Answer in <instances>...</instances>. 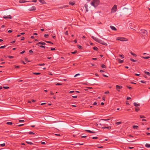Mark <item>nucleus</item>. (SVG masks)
<instances>
[{
	"label": "nucleus",
	"mask_w": 150,
	"mask_h": 150,
	"mask_svg": "<svg viewBox=\"0 0 150 150\" xmlns=\"http://www.w3.org/2000/svg\"><path fill=\"white\" fill-rule=\"evenodd\" d=\"M100 2L99 0H93L91 2V4L92 6L96 8Z\"/></svg>",
	"instance_id": "nucleus-1"
},
{
	"label": "nucleus",
	"mask_w": 150,
	"mask_h": 150,
	"mask_svg": "<svg viewBox=\"0 0 150 150\" xmlns=\"http://www.w3.org/2000/svg\"><path fill=\"white\" fill-rule=\"evenodd\" d=\"M139 33L141 34H144V35H147V31L144 29H141L139 30Z\"/></svg>",
	"instance_id": "nucleus-2"
},
{
	"label": "nucleus",
	"mask_w": 150,
	"mask_h": 150,
	"mask_svg": "<svg viewBox=\"0 0 150 150\" xmlns=\"http://www.w3.org/2000/svg\"><path fill=\"white\" fill-rule=\"evenodd\" d=\"M117 10V6L115 5L112 8L111 13H114L116 12Z\"/></svg>",
	"instance_id": "nucleus-3"
},
{
	"label": "nucleus",
	"mask_w": 150,
	"mask_h": 150,
	"mask_svg": "<svg viewBox=\"0 0 150 150\" xmlns=\"http://www.w3.org/2000/svg\"><path fill=\"white\" fill-rule=\"evenodd\" d=\"M97 42L105 45H108L106 43L104 42L102 40H100L99 39H98V41H97Z\"/></svg>",
	"instance_id": "nucleus-4"
},
{
	"label": "nucleus",
	"mask_w": 150,
	"mask_h": 150,
	"mask_svg": "<svg viewBox=\"0 0 150 150\" xmlns=\"http://www.w3.org/2000/svg\"><path fill=\"white\" fill-rule=\"evenodd\" d=\"M125 39L126 38H125L121 37H118L117 38V40L121 41H125L126 40Z\"/></svg>",
	"instance_id": "nucleus-5"
},
{
	"label": "nucleus",
	"mask_w": 150,
	"mask_h": 150,
	"mask_svg": "<svg viewBox=\"0 0 150 150\" xmlns=\"http://www.w3.org/2000/svg\"><path fill=\"white\" fill-rule=\"evenodd\" d=\"M116 89L118 91H120L119 89H121L122 88V87L121 86L116 85Z\"/></svg>",
	"instance_id": "nucleus-6"
},
{
	"label": "nucleus",
	"mask_w": 150,
	"mask_h": 150,
	"mask_svg": "<svg viewBox=\"0 0 150 150\" xmlns=\"http://www.w3.org/2000/svg\"><path fill=\"white\" fill-rule=\"evenodd\" d=\"M39 44H41L43 45H45V43L43 42H40L36 44L37 45L39 46Z\"/></svg>",
	"instance_id": "nucleus-7"
},
{
	"label": "nucleus",
	"mask_w": 150,
	"mask_h": 150,
	"mask_svg": "<svg viewBox=\"0 0 150 150\" xmlns=\"http://www.w3.org/2000/svg\"><path fill=\"white\" fill-rule=\"evenodd\" d=\"M36 10V8L35 6H32L29 9V10L30 11H33L34 10Z\"/></svg>",
	"instance_id": "nucleus-8"
},
{
	"label": "nucleus",
	"mask_w": 150,
	"mask_h": 150,
	"mask_svg": "<svg viewBox=\"0 0 150 150\" xmlns=\"http://www.w3.org/2000/svg\"><path fill=\"white\" fill-rule=\"evenodd\" d=\"M3 18H9L11 19L12 17L10 15H9L7 16H5L3 17Z\"/></svg>",
	"instance_id": "nucleus-9"
},
{
	"label": "nucleus",
	"mask_w": 150,
	"mask_h": 150,
	"mask_svg": "<svg viewBox=\"0 0 150 150\" xmlns=\"http://www.w3.org/2000/svg\"><path fill=\"white\" fill-rule=\"evenodd\" d=\"M134 105L135 107L139 106L140 105V103H137L134 102Z\"/></svg>",
	"instance_id": "nucleus-10"
},
{
	"label": "nucleus",
	"mask_w": 150,
	"mask_h": 150,
	"mask_svg": "<svg viewBox=\"0 0 150 150\" xmlns=\"http://www.w3.org/2000/svg\"><path fill=\"white\" fill-rule=\"evenodd\" d=\"M91 37L94 40H95L97 42V41H98V39L97 38H96L93 36H92Z\"/></svg>",
	"instance_id": "nucleus-11"
},
{
	"label": "nucleus",
	"mask_w": 150,
	"mask_h": 150,
	"mask_svg": "<svg viewBox=\"0 0 150 150\" xmlns=\"http://www.w3.org/2000/svg\"><path fill=\"white\" fill-rule=\"evenodd\" d=\"M103 128L104 129H108L109 130L111 129V126H108V127H103Z\"/></svg>",
	"instance_id": "nucleus-12"
},
{
	"label": "nucleus",
	"mask_w": 150,
	"mask_h": 150,
	"mask_svg": "<svg viewBox=\"0 0 150 150\" xmlns=\"http://www.w3.org/2000/svg\"><path fill=\"white\" fill-rule=\"evenodd\" d=\"M110 28L113 30H117V29L115 27H114L113 26H112V25L110 26Z\"/></svg>",
	"instance_id": "nucleus-13"
},
{
	"label": "nucleus",
	"mask_w": 150,
	"mask_h": 150,
	"mask_svg": "<svg viewBox=\"0 0 150 150\" xmlns=\"http://www.w3.org/2000/svg\"><path fill=\"white\" fill-rule=\"evenodd\" d=\"M86 132H90V133H96L95 132L91 131L89 130H86Z\"/></svg>",
	"instance_id": "nucleus-14"
},
{
	"label": "nucleus",
	"mask_w": 150,
	"mask_h": 150,
	"mask_svg": "<svg viewBox=\"0 0 150 150\" xmlns=\"http://www.w3.org/2000/svg\"><path fill=\"white\" fill-rule=\"evenodd\" d=\"M144 72L147 75L149 76H150V73L149 72L145 71H144Z\"/></svg>",
	"instance_id": "nucleus-15"
},
{
	"label": "nucleus",
	"mask_w": 150,
	"mask_h": 150,
	"mask_svg": "<svg viewBox=\"0 0 150 150\" xmlns=\"http://www.w3.org/2000/svg\"><path fill=\"white\" fill-rule=\"evenodd\" d=\"M26 142L28 144H30V145H33L34 144L33 143H32L31 142H29L28 141H26Z\"/></svg>",
	"instance_id": "nucleus-16"
},
{
	"label": "nucleus",
	"mask_w": 150,
	"mask_h": 150,
	"mask_svg": "<svg viewBox=\"0 0 150 150\" xmlns=\"http://www.w3.org/2000/svg\"><path fill=\"white\" fill-rule=\"evenodd\" d=\"M141 57L142 58H144V59H149V58H150V57H149V56L145 57H143V56H142Z\"/></svg>",
	"instance_id": "nucleus-17"
},
{
	"label": "nucleus",
	"mask_w": 150,
	"mask_h": 150,
	"mask_svg": "<svg viewBox=\"0 0 150 150\" xmlns=\"http://www.w3.org/2000/svg\"><path fill=\"white\" fill-rule=\"evenodd\" d=\"M118 61L120 63H123V60H121L120 59H118Z\"/></svg>",
	"instance_id": "nucleus-18"
},
{
	"label": "nucleus",
	"mask_w": 150,
	"mask_h": 150,
	"mask_svg": "<svg viewBox=\"0 0 150 150\" xmlns=\"http://www.w3.org/2000/svg\"><path fill=\"white\" fill-rule=\"evenodd\" d=\"M135 110L136 112H138L139 111L140 109L138 107H136L135 108Z\"/></svg>",
	"instance_id": "nucleus-19"
},
{
	"label": "nucleus",
	"mask_w": 150,
	"mask_h": 150,
	"mask_svg": "<svg viewBox=\"0 0 150 150\" xmlns=\"http://www.w3.org/2000/svg\"><path fill=\"white\" fill-rule=\"evenodd\" d=\"M39 1L42 4H44L45 3L44 0H39Z\"/></svg>",
	"instance_id": "nucleus-20"
},
{
	"label": "nucleus",
	"mask_w": 150,
	"mask_h": 150,
	"mask_svg": "<svg viewBox=\"0 0 150 150\" xmlns=\"http://www.w3.org/2000/svg\"><path fill=\"white\" fill-rule=\"evenodd\" d=\"M145 146L146 147L149 148L150 147V145L148 144H145Z\"/></svg>",
	"instance_id": "nucleus-21"
},
{
	"label": "nucleus",
	"mask_w": 150,
	"mask_h": 150,
	"mask_svg": "<svg viewBox=\"0 0 150 150\" xmlns=\"http://www.w3.org/2000/svg\"><path fill=\"white\" fill-rule=\"evenodd\" d=\"M77 47H78V48L80 49H81L82 48V47L81 46L79 45H77Z\"/></svg>",
	"instance_id": "nucleus-22"
},
{
	"label": "nucleus",
	"mask_w": 150,
	"mask_h": 150,
	"mask_svg": "<svg viewBox=\"0 0 150 150\" xmlns=\"http://www.w3.org/2000/svg\"><path fill=\"white\" fill-rule=\"evenodd\" d=\"M138 126H136L135 125H134L133 126V128L134 129H137L138 128Z\"/></svg>",
	"instance_id": "nucleus-23"
},
{
	"label": "nucleus",
	"mask_w": 150,
	"mask_h": 150,
	"mask_svg": "<svg viewBox=\"0 0 150 150\" xmlns=\"http://www.w3.org/2000/svg\"><path fill=\"white\" fill-rule=\"evenodd\" d=\"M101 67L103 68H106V66L104 64H102L101 65Z\"/></svg>",
	"instance_id": "nucleus-24"
},
{
	"label": "nucleus",
	"mask_w": 150,
	"mask_h": 150,
	"mask_svg": "<svg viewBox=\"0 0 150 150\" xmlns=\"http://www.w3.org/2000/svg\"><path fill=\"white\" fill-rule=\"evenodd\" d=\"M93 49L94 50H96V51L97 50H98V48L97 47H96V46L94 47L93 48Z\"/></svg>",
	"instance_id": "nucleus-25"
},
{
	"label": "nucleus",
	"mask_w": 150,
	"mask_h": 150,
	"mask_svg": "<svg viewBox=\"0 0 150 150\" xmlns=\"http://www.w3.org/2000/svg\"><path fill=\"white\" fill-rule=\"evenodd\" d=\"M6 124L8 125H12L13 123L12 122H6Z\"/></svg>",
	"instance_id": "nucleus-26"
},
{
	"label": "nucleus",
	"mask_w": 150,
	"mask_h": 150,
	"mask_svg": "<svg viewBox=\"0 0 150 150\" xmlns=\"http://www.w3.org/2000/svg\"><path fill=\"white\" fill-rule=\"evenodd\" d=\"M33 74L36 75H39L40 74V73L39 72H33Z\"/></svg>",
	"instance_id": "nucleus-27"
},
{
	"label": "nucleus",
	"mask_w": 150,
	"mask_h": 150,
	"mask_svg": "<svg viewBox=\"0 0 150 150\" xmlns=\"http://www.w3.org/2000/svg\"><path fill=\"white\" fill-rule=\"evenodd\" d=\"M130 60L131 61H132V62H136V61H137V60H134V59H132V58H131V59H130Z\"/></svg>",
	"instance_id": "nucleus-28"
},
{
	"label": "nucleus",
	"mask_w": 150,
	"mask_h": 150,
	"mask_svg": "<svg viewBox=\"0 0 150 150\" xmlns=\"http://www.w3.org/2000/svg\"><path fill=\"white\" fill-rule=\"evenodd\" d=\"M84 7L86 9H87V8H88V5L87 4H85L84 5Z\"/></svg>",
	"instance_id": "nucleus-29"
},
{
	"label": "nucleus",
	"mask_w": 150,
	"mask_h": 150,
	"mask_svg": "<svg viewBox=\"0 0 150 150\" xmlns=\"http://www.w3.org/2000/svg\"><path fill=\"white\" fill-rule=\"evenodd\" d=\"M75 4V3L74 2H69V4L71 5H74Z\"/></svg>",
	"instance_id": "nucleus-30"
},
{
	"label": "nucleus",
	"mask_w": 150,
	"mask_h": 150,
	"mask_svg": "<svg viewBox=\"0 0 150 150\" xmlns=\"http://www.w3.org/2000/svg\"><path fill=\"white\" fill-rule=\"evenodd\" d=\"M131 54H132V55L134 56L135 57H137V55L136 54H135L133 53L132 52H131Z\"/></svg>",
	"instance_id": "nucleus-31"
},
{
	"label": "nucleus",
	"mask_w": 150,
	"mask_h": 150,
	"mask_svg": "<svg viewBox=\"0 0 150 150\" xmlns=\"http://www.w3.org/2000/svg\"><path fill=\"white\" fill-rule=\"evenodd\" d=\"M122 123L121 122H116V124L117 125H119L120 124Z\"/></svg>",
	"instance_id": "nucleus-32"
},
{
	"label": "nucleus",
	"mask_w": 150,
	"mask_h": 150,
	"mask_svg": "<svg viewBox=\"0 0 150 150\" xmlns=\"http://www.w3.org/2000/svg\"><path fill=\"white\" fill-rule=\"evenodd\" d=\"M29 134H35V133H34L33 132H29Z\"/></svg>",
	"instance_id": "nucleus-33"
},
{
	"label": "nucleus",
	"mask_w": 150,
	"mask_h": 150,
	"mask_svg": "<svg viewBox=\"0 0 150 150\" xmlns=\"http://www.w3.org/2000/svg\"><path fill=\"white\" fill-rule=\"evenodd\" d=\"M77 52V50H76L74 52H72L71 53L72 54H74L75 53H76Z\"/></svg>",
	"instance_id": "nucleus-34"
},
{
	"label": "nucleus",
	"mask_w": 150,
	"mask_h": 150,
	"mask_svg": "<svg viewBox=\"0 0 150 150\" xmlns=\"http://www.w3.org/2000/svg\"><path fill=\"white\" fill-rule=\"evenodd\" d=\"M140 82L142 83H146V81L143 80H141L140 81Z\"/></svg>",
	"instance_id": "nucleus-35"
},
{
	"label": "nucleus",
	"mask_w": 150,
	"mask_h": 150,
	"mask_svg": "<svg viewBox=\"0 0 150 150\" xmlns=\"http://www.w3.org/2000/svg\"><path fill=\"white\" fill-rule=\"evenodd\" d=\"M45 42L47 43H51V44H53V43L52 42H51V41H45Z\"/></svg>",
	"instance_id": "nucleus-36"
},
{
	"label": "nucleus",
	"mask_w": 150,
	"mask_h": 150,
	"mask_svg": "<svg viewBox=\"0 0 150 150\" xmlns=\"http://www.w3.org/2000/svg\"><path fill=\"white\" fill-rule=\"evenodd\" d=\"M48 36H49L47 34H45L44 35V37L45 38H47L48 37Z\"/></svg>",
	"instance_id": "nucleus-37"
},
{
	"label": "nucleus",
	"mask_w": 150,
	"mask_h": 150,
	"mask_svg": "<svg viewBox=\"0 0 150 150\" xmlns=\"http://www.w3.org/2000/svg\"><path fill=\"white\" fill-rule=\"evenodd\" d=\"M140 117L141 118H145V117L143 115H140Z\"/></svg>",
	"instance_id": "nucleus-38"
},
{
	"label": "nucleus",
	"mask_w": 150,
	"mask_h": 150,
	"mask_svg": "<svg viewBox=\"0 0 150 150\" xmlns=\"http://www.w3.org/2000/svg\"><path fill=\"white\" fill-rule=\"evenodd\" d=\"M38 65H39V66H43V65H45V64H44V63L42 64H38Z\"/></svg>",
	"instance_id": "nucleus-39"
},
{
	"label": "nucleus",
	"mask_w": 150,
	"mask_h": 150,
	"mask_svg": "<svg viewBox=\"0 0 150 150\" xmlns=\"http://www.w3.org/2000/svg\"><path fill=\"white\" fill-rule=\"evenodd\" d=\"M62 83H56V85H62Z\"/></svg>",
	"instance_id": "nucleus-40"
},
{
	"label": "nucleus",
	"mask_w": 150,
	"mask_h": 150,
	"mask_svg": "<svg viewBox=\"0 0 150 150\" xmlns=\"http://www.w3.org/2000/svg\"><path fill=\"white\" fill-rule=\"evenodd\" d=\"M0 145L1 146L3 147L5 145V143H3V144H1Z\"/></svg>",
	"instance_id": "nucleus-41"
},
{
	"label": "nucleus",
	"mask_w": 150,
	"mask_h": 150,
	"mask_svg": "<svg viewBox=\"0 0 150 150\" xmlns=\"http://www.w3.org/2000/svg\"><path fill=\"white\" fill-rule=\"evenodd\" d=\"M127 87L130 90V89H131L132 88V87H129V86H127Z\"/></svg>",
	"instance_id": "nucleus-42"
},
{
	"label": "nucleus",
	"mask_w": 150,
	"mask_h": 150,
	"mask_svg": "<svg viewBox=\"0 0 150 150\" xmlns=\"http://www.w3.org/2000/svg\"><path fill=\"white\" fill-rule=\"evenodd\" d=\"M6 47V45H4V46H1L0 47V49L4 48H5V47Z\"/></svg>",
	"instance_id": "nucleus-43"
},
{
	"label": "nucleus",
	"mask_w": 150,
	"mask_h": 150,
	"mask_svg": "<svg viewBox=\"0 0 150 150\" xmlns=\"http://www.w3.org/2000/svg\"><path fill=\"white\" fill-rule=\"evenodd\" d=\"M3 88L5 89H7L9 88V87L8 86H4Z\"/></svg>",
	"instance_id": "nucleus-44"
},
{
	"label": "nucleus",
	"mask_w": 150,
	"mask_h": 150,
	"mask_svg": "<svg viewBox=\"0 0 150 150\" xmlns=\"http://www.w3.org/2000/svg\"><path fill=\"white\" fill-rule=\"evenodd\" d=\"M98 138V137H92V139H96Z\"/></svg>",
	"instance_id": "nucleus-45"
},
{
	"label": "nucleus",
	"mask_w": 150,
	"mask_h": 150,
	"mask_svg": "<svg viewBox=\"0 0 150 150\" xmlns=\"http://www.w3.org/2000/svg\"><path fill=\"white\" fill-rule=\"evenodd\" d=\"M8 57L10 59H11L13 58V57L11 56H8Z\"/></svg>",
	"instance_id": "nucleus-46"
},
{
	"label": "nucleus",
	"mask_w": 150,
	"mask_h": 150,
	"mask_svg": "<svg viewBox=\"0 0 150 150\" xmlns=\"http://www.w3.org/2000/svg\"><path fill=\"white\" fill-rule=\"evenodd\" d=\"M110 120V119H102L101 120H105V121H108Z\"/></svg>",
	"instance_id": "nucleus-47"
},
{
	"label": "nucleus",
	"mask_w": 150,
	"mask_h": 150,
	"mask_svg": "<svg viewBox=\"0 0 150 150\" xmlns=\"http://www.w3.org/2000/svg\"><path fill=\"white\" fill-rule=\"evenodd\" d=\"M120 57H121L123 58H124V55L122 54V55H120Z\"/></svg>",
	"instance_id": "nucleus-48"
},
{
	"label": "nucleus",
	"mask_w": 150,
	"mask_h": 150,
	"mask_svg": "<svg viewBox=\"0 0 150 150\" xmlns=\"http://www.w3.org/2000/svg\"><path fill=\"white\" fill-rule=\"evenodd\" d=\"M40 47L41 48H45V46H42V45H41L40 46Z\"/></svg>",
	"instance_id": "nucleus-49"
},
{
	"label": "nucleus",
	"mask_w": 150,
	"mask_h": 150,
	"mask_svg": "<svg viewBox=\"0 0 150 150\" xmlns=\"http://www.w3.org/2000/svg\"><path fill=\"white\" fill-rule=\"evenodd\" d=\"M132 24L133 25V23H131V24H130V28H131V29H134V28H133V27H131V25H132Z\"/></svg>",
	"instance_id": "nucleus-50"
},
{
	"label": "nucleus",
	"mask_w": 150,
	"mask_h": 150,
	"mask_svg": "<svg viewBox=\"0 0 150 150\" xmlns=\"http://www.w3.org/2000/svg\"><path fill=\"white\" fill-rule=\"evenodd\" d=\"M64 33H65V35H68V31H66Z\"/></svg>",
	"instance_id": "nucleus-51"
},
{
	"label": "nucleus",
	"mask_w": 150,
	"mask_h": 150,
	"mask_svg": "<svg viewBox=\"0 0 150 150\" xmlns=\"http://www.w3.org/2000/svg\"><path fill=\"white\" fill-rule=\"evenodd\" d=\"M29 52L30 53H33V51L32 50H30L29 51Z\"/></svg>",
	"instance_id": "nucleus-52"
},
{
	"label": "nucleus",
	"mask_w": 150,
	"mask_h": 150,
	"mask_svg": "<svg viewBox=\"0 0 150 150\" xmlns=\"http://www.w3.org/2000/svg\"><path fill=\"white\" fill-rule=\"evenodd\" d=\"M80 75V74H76L74 76V77H76L77 76H79V75Z\"/></svg>",
	"instance_id": "nucleus-53"
},
{
	"label": "nucleus",
	"mask_w": 150,
	"mask_h": 150,
	"mask_svg": "<svg viewBox=\"0 0 150 150\" xmlns=\"http://www.w3.org/2000/svg\"><path fill=\"white\" fill-rule=\"evenodd\" d=\"M55 50V48H51V50L53 51V50Z\"/></svg>",
	"instance_id": "nucleus-54"
},
{
	"label": "nucleus",
	"mask_w": 150,
	"mask_h": 150,
	"mask_svg": "<svg viewBox=\"0 0 150 150\" xmlns=\"http://www.w3.org/2000/svg\"><path fill=\"white\" fill-rule=\"evenodd\" d=\"M131 99V98L130 97H127V100H129Z\"/></svg>",
	"instance_id": "nucleus-55"
},
{
	"label": "nucleus",
	"mask_w": 150,
	"mask_h": 150,
	"mask_svg": "<svg viewBox=\"0 0 150 150\" xmlns=\"http://www.w3.org/2000/svg\"><path fill=\"white\" fill-rule=\"evenodd\" d=\"M25 52V51H23L20 52L21 54H23Z\"/></svg>",
	"instance_id": "nucleus-56"
},
{
	"label": "nucleus",
	"mask_w": 150,
	"mask_h": 150,
	"mask_svg": "<svg viewBox=\"0 0 150 150\" xmlns=\"http://www.w3.org/2000/svg\"><path fill=\"white\" fill-rule=\"evenodd\" d=\"M72 97L73 98H77V96H72Z\"/></svg>",
	"instance_id": "nucleus-57"
},
{
	"label": "nucleus",
	"mask_w": 150,
	"mask_h": 150,
	"mask_svg": "<svg viewBox=\"0 0 150 150\" xmlns=\"http://www.w3.org/2000/svg\"><path fill=\"white\" fill-rule=\"evenodd\" d=\"M109 93V92L108 91H107L105 92V94H107V93Z\"/></svg>",
	"instance_id": "nucleus-58"
},
{
	"label": "nucleus",
	"mask_w": 150,
	"mask_h": 150,
	"mask_svg": "<svg viewBox=\"0 0 150 150\" xmlns=\"http://www.w3.org/2000/svg\"><path fill=\"white\" fill-rule=\"evenodd\" d=\"M24 39H25V38H24V37H22V38H21V40H24Z\"/></svg>",
	"instance_id": "nucleus-59"
},
{
	"label": "nucleus",
	"mask_w": 150,
	"mask_h": 150,
	"mask_svg": "<svg viewBox=\"0 0 150 150\" xmlns=\"http://www.w3.org/2000/svg\"><path fill=\"white\" fill-rule=\"evenodd\" d=\"M74 91H71L69 92V93H73Z\"/></svg>",
	"instance_id": "nucleus-60"
},
{
	"label": "nucleus",
	"mask_w": 150,
	"mask_h": 150,
	"mask_svg": "<svg viewBox=\"0 0 150 150\" xmlns=\"http://www.w3.org/2000/svg\"><path fill=\"white\" fill-rule=\"evenodd\" d=\"M97 103L96 102H94L93 103V105H97Z\"/></svg>",
	"instance_id": "nucleus-61"
},
{
	"label": "nucleus",
	"mask_w": 150,
	"mask_h": 150,
	"mask_svg": "<svg viewBox=\"0 0 150 150\" xmlns=\"http://www.w3.org/2000/svg\"><path fill=\"white\" fill-rule=\"evenodd\" d=\"M24 125L23 124H20V125H18V126H19V127H20V126H22L23 125Z\"/></svg>",
	"instance_id": "nucleus-62"
},
{
	"label": "nucleus",
	"mask_w": 150,
	"mask_h": 150,
	"mask_svg": "<svg viewBox=\"0 0 150 150\" xmlns=\"http://www.w3.org/2000/svg\"><path fill=\"white\" fill-rule=\"evenodd\" d=\"M103 75L104 76V77H108V76H106V75H104V74H103Z\"/></svg>",
	"instance_id": "nucleus-63"
},
{
	"label": "nucleus",
	"mask_w": 150,
	"mask_h": 150,
	"mask_svg": "<svg viewBox=\"0 0 150 150\" xmlns=\"http://www.w3.org/2000/svg\"><path fill=\"white\" fill-rule=\"evenodd\" d=\"M100 72L101 73L103 72L104 71L102 70H100Z\"/></svg>",
	"instance_id": "nucleus-64"
}]
</instances>
